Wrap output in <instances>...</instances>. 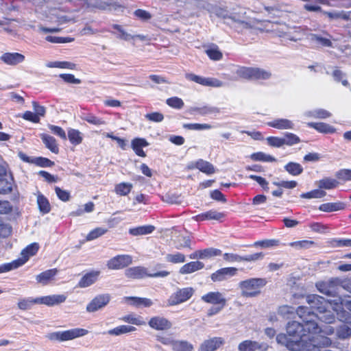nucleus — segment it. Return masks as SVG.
I'll use <instances>...</instances> for the list:
<instances>
[{
	"label": "nucleus",
	"mask_w": 351,
	"mask_h": 351,
	"mask_svg": "<svg viewBox=\"0 0 351 351\" xmlns=\"http://www.w3.org/2000/svg\"><path fill=\"white\" fill-rule=\"evenodd\" d=\"M261 348V344L256 341L244 340L239 343V351H256Z\"/></svg>",
	"instance_id": "26"
},
{
	"label": "nucleus",
	"mask_w": 351,
	"mask_h": 351,
	"mask_svg": "<svg viewBox=\"0 0 351 351\" xmlns=\"http://www.w3.org/2000/svg\"><path fill=\"white\" fill-rule=\"evenodd\" d=\"M125 274L128 278L140 279L149 276L146 268L143 267H133L127 269Z\"/></svg>",
	"instance_id": "17"
},
{
	"label": "nucleus",
	"mask_w": 351,
	"mask_h": 351,
	"mask_svg": "<svg viewBox=\"0 0 351 351\" xmlns=\"http://www.w3.org/2000/svg\"><path fill=\"white\" fill-rule=\"evenodd\" d=\"M338 319L343 322L351 324V315L350 313L343 309V307L335 311Z\"/></svg>",
	"instance_id": "55"
},
{
	"label": "nucleus",
	"mask_w": 351,
	"mask_h": 351,
	"mask_svg": "<svg viewBox=\"0 0 351 351\" xmlns=\"http://www.w3.org/2000/svg\"><path fill=\"white\" fill-rule=\"evenodd\" d=\"M271 74L269 71L258 68H253L252 80H267Z\"/></svg>",
	"instance_id": "44"
},
{
	"label": "nucleus",
	"mask_w": 351,
	"mask_h": 351,
	"mask_svg": "<svg viewBox=\"0 0 351 351\" xmlns=\"http://www.w3.org/2000/svg\"><path fill=\"white\" fill-rule=\"evenodd\" d=\"M100 272L99 271H93L85 274L79 281L78 287L85 288L93 285L97 280Z\"/></svg>",
	"instance_id": "18"
},
{
	"label": "nucleus",
	"mask_w": 351,
	"mask_h": 351,
	"mask_svg": "<svg viewBox=\"0 0 351 351\" xmlns=\"http://www.w3.org/2000/svg\"><path fill=\"white\" fill-rule=\"evenodd\" d=\"M285 170L293 176L301 174L303 171L302 167L297 162H290L285 166Z\"/></svg>",
	"instance_id": "36"
},
{
	"label": "nucleus",
	"mask_w": 351,
	"mask_h": 351,
	"mask_svg": "<svg viewBox=\"0 0 351 351\" xmlns=\"http://www.w3.org/2000/svg\"><path fill=\"white\" fill-rule=\"evenodd\" d=\"M267 282V280L262 278H252L241 281L239 283L241 295L245 298L256 297L261 294V289Z\"/></svg>",
	"instance_id": "3"
},
{
	"label": "nucleus",
	"mask_w": 351,
	"mask_h": 351,
	"mask_svg": "<svg viewBox=\"0 0 351 351\" xmlns=\"http://www.w3.org/2000/svg\"><path fill=\"white\" fill-rule=\"evenodd\" d=\"M158 341L165 346H171L173 348L175 340L171 335H158L156 336Z\"/></svg>",
	"instance_id": "57"
},
{
	"label": "nucleus",
	"mask_w": 351,
	"mask_h": 351,
	"mask_svg": "<svg viewBox=\"0 0 351 351\" xmlns=\"http://www.w3.org/2000/svg\"><path fill=\"white\" fill-rule=\"evenodd\" d=\"M295 313V308L291 306L283 305L278 308V313L283 317L289 318Z\"/></svg>",
	"instance_id": "50"
},
{
	"label": "nucleus",
	"mask_w": 351,
	"mask_h": 351,
	"mask_svg": "<svg viewBox=\"0 0 351 351\" xmlns=\"http://www.w3.org/2000/svg\"><path fill=\"white\" fill-rule=\"evenodd\" d=\"M110 300L109 294H101L94 298L86 306V311L93 313L106 306Z\"/></svg>",
	"instance_id": "9"
},
{
	"label": "nucleus",
	"mask_w": 351,
	"mask_h": 351,
	"mask_svg": "<svg viewBox=\"0 0 351 351\" xmlns=\"http://www.w3.org/2000/svg\"><path fill=\"white\" fill-rule=\"evenodd\" d=\"M282 138L284 145L292 146L300 142V139L297 135L289 132H287Z\"/></svg>",
	"instance_id": "46"
},
{
	"label": "nucleus",
	"mask_w": 351,
	"mask_h": 351,
	"mask_svg": "<svg viewBox=\"0 0 351 351\" xmlns=\"http://www.w3.org/2000/svg\"><path fill=\"white\" fill-rule=\"evenodd\" d=\"M317 290L325 295L335 296L341 287V278H332L326 281H321L316 283Z\"/></svg>",
	"instance_id": "5"
},
{
	"label": "nucleus",
	"mask_w": 351,
	"mask_h": 351,
	"mask_svg": "<svg viewBox=\"0 0 351 351\" xmlns=\"http://www.w3.org/2000/svg\"><path fill=\"white\" fill-rule=\"evenodd\" d=\"M108 230L104 228H97L93 230H91L86 236L87 241L94 240L102 235H104L106 232H107Z\"/></svg>",
	"instance_id": "49"
},
{
	"label": "nucleus",
	"mask_w": 351,
	"mask_h": 351,
	"mask_svg": "<svg viewBox=\"0 0 351 351\" xmlns=\"http://www.w3.org/2000/svg\"><path fill=\"white\" fill-rule=\"evenodd\" d=\"M55 191L60 199L63 202H67L70 199V193L67 191L62 190L58 186L55 187Z\"/></svg>",
	"instance_id": "61"
},
{
	"label": "nucleus",
	"mask_w": 351,
	"mask_h": 351,
	"mask_svg": "<svg viewBox=\"0 0 351 351\" xmlns=\"http://www.w3.org/2000/svg\"><path fill=\"white\" fill-rule=\"evenodd\" d=\"M46 66L49 68H62V69H75V64L70 62H49L46 64Z\"/></svg>",
	"instance_id": "39"
},
{
	"label": "nucleus",
	"mask_w": 351,
	"mask_h": 351,
	"mask_svg": "<svg viewBox=\"0 0 351 351\" xmlns=\"http://www.w3.org/2000/svg\"><path fill=\"white\" fill-rule=\"evenodd\" d=\"M68 138L71 144L77 145L82 142L83 134L79 130L71 128L68 130Z\"/></svg>",
	"instance_id": "33"
},
{
	"label": "nucleus",
	"mask_w": 351,
	"mask_h": 351,
	"mask_svg": "<svg viewBox=\"0 0 351 351\" xmlns=\"http://www.w3.org/2000/svg\"><path fill=\"white\" fill-rule=\"evenodd\" d=\"M37 303V298L34 299L32 298H23L20 299L18 302V307L21 310H29L32 308V306Z\"/></svg>",
	"instance_id": "37"
},
{
	"label": "nucleus",
	"mask_w": 351,
	"mask_h": 351,
	"mask_svg": "<svg viewBox=\"0 0 351 351\" xmlns=\"http://www.w3.org/2000/svg\"><path fill=\"white\" fill-rule=\"evenodd\" d=\"M308 125L315 129L318 132L324 134H332L336 131L335 128L325 123L311 122L308 123Z\"/></svg>",
	"instance_id": "30"
},
{
	"label": "nucleus",
	"mask_w": 351,
	"mask_h": 351,
	"mask_svg": "<svg viewBox=\"0 0 351 351\" xmlns=\"http://www.w3.org/2000/svg\"><path fill=\"white\" fill-rule=\"evenodd\" d=\"M306 302L310 305L311 308L315 310L317 312H311L307 308L306 313L309 319L317 318L326 324L333 323L335 320L334 312L330 310L328 307V302L326 299L318 295L313 294L306 296Z\"/></svg>",
	"instance_id": "2"
},
{
	"label": "nucleus",
	"mask_w": 351,
	"mask_h": 351,
	"mask_svg": "<svg viewBox=\"0 0 351 351\" xmlns=\"http://www.w3.org/2000/svg\"><path fill=\"white\" fill-rule=\"evenodd\" d=\"M57 274V269H49L36 276V279L38 282L47 285Z\"/></svg>",
	"instance_id": "27"
},
{
	"label": "nucleus",
	"mask_w": 351,
	"mask_h": 351,
	"mask_svg": "<svg viewBox=\"0 0 351 351\" xmlns=\"http://www.w3.org/2000/svg\"><path fill=\"white\" fill-rule=\"evenodd\" d=\"M237 272V269L235 267H224L212 274L210 278L213 282H221L235 276Z\"/></svg>",
	"instance_id": "11"
},
{
	"label": "nucleus",
	"mask_w": 351,
	"mask_h": 351,
	"mask_svg": "<svg viewBox=\"0 0 351 351\" xmlns=\"http://www.w3.org/2000/svg\"><path fill=\"white\" fill-rule=\"evenodd\" d=\"M172 349L174 351H192L193 347L186 341L175 340Z\"/></svg>",
	"instance_id": "40"
},
{
	"label": "nucleus",
	"mask_w": 351,
	"mask_h": 351,
	"mask_svg": "<svg viewBox=\"0 0 351 351\" xmlns=\"http://www.w3.org/2000/svg\"><path fill=\"white\" fill-rule=\"evenodd\" d=\"M121 320L137 326L145 324V322L139 317H136L132 315H126L121 318Z\"/></svg>",
	"instance_id": "63"
},
{
	"label": "nucleus",
	"mask_w": 351,
	"mask_h": 351,
	"mask_svg": "<svg viewBox=\"0 0 351 351\" xmlns=\"http://www.w3.org/2000/svg\"><path fill=\"white\" fill-rule=\"evenodd\" d=\"M224 343L222 337H213L204 341L200 346L199 351H215Z\"/></svg>",
	"instance_id": "14"
},
{
	"label": "nucleus",
	"mask_w": 351,
	"mask_h": 351,
	"mask_svg": "<svg viewBox=\"0 0 351 351\" xmlns=\"http://www.w3.org/2000/svg\"><path fill=\"white\" fill-rule=\"evenodd\" d=\"M331 114L328 111L324 109H318L311 112V116L317 119H326Z\"/></svg>",
	"instance_id": "62"
},
{
	"label": "nucleus",
	"mask_w": 351,
	"mask_h": 351,
	"mask_svg": "<svg viewBox=\"0 0 351 351\" xmlns=\"http://www.w3.org/2000/svg\"><path fill=\"white\" fill-rule=\"evenodd\" d=\"M37 203L40 211L44 214L50 211V204L47 199L43 195H38L37 197Z\"/></svg>",
	"instance_id": "38"
},
{
	"label": "nucleus",
	"mask_w": 351,
	"mask_h": 351,
	"mask_svg": "<svg viewBox=\"0 0 351 351\" xmlns=\"http://www.w3.org/2000/svg\"><path fill=\"white\" fill-rule=\"evenodd\" d=\"M328 302V307L332 308L333 311H337L341 307L344 306V303L346 301V298L337 297L332 300H327Z\"/></svg>",
	"instance_id": "42"
},
{
	"label": "nucleus",
	"mask_w": 351,
	"mask_h": 351,
	"mask_svg": "<svg viewBox=\"0 0 351 351\" xmlns=\"http://www.w3.org/2000/svg\"><path fill=\"white\" fill-rule=\"evenodd\" d=\"M205 303L213 305L226 306L227 300L223 294L219 291H210L201 297Z\"/></svg>",
	"instance_id": "10"
},
{
	"label": "nucleus",
	"mask_w": 351,
	"mask_h": 351,
	"mask_svg": "<svg viewBox=\"0 0 351 351\" xmlns=\"http://www.w3.org/2000/svg\"><path fill=\"white\" fill-rule=\"evenodd\" d=\"M23 265V262L12 261L10 263H5L0 265V274L8 272L14 269L18 268Z\"/></svg>",
	"instance_id": "53"
},
{
	"label": "nucleus",
	"mask_w": 351,
	"mask_h": 351,
	"mask_svg": "<svg viewBox=\"0 0 351 351\" xmlns=\"http://www.w3.org/2000/svg\"><path fill=\"white\" fill-rule=\"evenodd\" d=\"M184 128L191 130H210L213 127L207 123H186L184 125Z\"/></svg>",
	"instance_id": "52"
},
{
	"label": "nucleus",
	"mask_w": 351,
	"mask_h": 351,
	"mask_svg": "<svg viewBox=\"0 0 351 351\" xmlns=\"http://www.w3.org/2000/svg\"><path fill=\"white\" fill-rule=\"evenodd\" d=\"M345 208V204L343 202H329L322 204L319 206V209L323 212H333L341 210Z\"/></svg>",
	"instance_id": "28"
},
{
	"label": "nucleus",
	"mask_w": 351,
	"mask_h": 351,
	"mask_svg": "<svg viewBox=\"0 0 351 351\" xmlns=\"http://www.w3.org/2000/svg\"><path fill=\"white\" fill-rule=\"evenodd\" d=\"M224 215L221 213H219L216 210H209L204 213L197 215L193 217V219L197 221L204 220H220L223 218Z\"/></svg>",
	"instance_id": "21"
},
{
	"label": "nucleus",
	"mask_w": 351,
	"mask_h": 351,
	"mask_svg": "<svg viewBox=\"0 0 351 351\" xmlns=\"http://www.w3.org/2000/svg\"><path fill=\"white\" fill-rule=\"evenodd\" d=\"M339 182L337 180L330 178H323L317 182V186L319 189H324L328 190L336 188Z\"/></svg>",
	"instance_id": "35"
},
{
	"label": "nucleus",
	"mask_w": 351,
	"mask_h": 351,
	"mask_svg": "<svg viewBox=\"0 0 351 351\" xmlns=\"http://www.w3.org/2000/svg\"><path fill=\"white\" fill-rule=\"evenodd\" d=\"M66 299V296L63 294L51 295L37 298V303L51 306L63 303Z\"/></svg>",
	"instance_id": "13"
},
{
	"label": "nucleus",
	"mask_w": 351,
	"mask_h": 351,
	"mask_svg": "<svg viewBox=\"0 0 351 351\" xmlns=\"http://www.w3.org/2000/svg\"><path fill=\"white\" fill-rule=\"evenodd\" d=\"M238 77L245 80H252L253 68L251 67H239L236 71Z\"/></svg>",
	"instance_id": "41"
},
{
	"label": "nucleus",
	"mask_w": 351,
	"mask_h": 351,
	"mask_svg": "<svg viewBox=\"0 0 351 351\" xmlns=\"http://www.w3.org/2000/svg\"><path fill=\"white\" fill-rule=\"evenodd\" d=\"M0 60L8 65H16L25 60V56L19 53H4L0 57Z\"/></svg>",
	"instance_id": "15"
},
{
	"label": "nucleus",
	"mask_w": 351,
	"mask_h": 351,
	"mask_svg": "<svg viewBox=\"0 0 351 351\" xmlns=\"http://www.w3.org/2000/svg\"><path fill=\"white\" fill-rule=\"evenodd\" d=\"M193 293L194 290L191 287L179 289L170 296L168 304L170 306H173L184 302L191 298Z\"/></svg>",
	"instance_id": "7"
},
{
	"label": "nucleus",
	"mask_w": 351,
	"mask_h": 351,
	"mask_svg": "<svg viewBox=\"0 0 351 351\" xmlns=\"http://www.w3.org/2000/svg\"><path fill=\"white\" fill-rule=\"evenodd\" d=\"M41 139L45 143V146L53 153L58 154L59 149L56 143V139L49 135L42 134L40 135Z\"/></svg>",
	"instance_id": "29"
},
{
	"label": "nucleus",
	"mask_w": 351,
	"mask_h": 351,
	"mask_svg": "<svg viewBox=\"0 0 351 351\" xmlns=\"http://www.w3.org/2000/svg\"><path fill=\"white\" fill-rule=\"evenodd\" d=\"M134 330H136V328L134 326L122 325L109 330L108 334L110 335L119 336L122 334L134 332Z\"/></svg>",
	"instance_id": "32"
},
{
	"label": "nucleus",
	"mask_w": 351,
	"mask_h": 351,
	"mask_svg": "<svg viewBox=\"0 0 351 351\" xmlns=\"http://www.w3.org/2000/svg\"><path fill=\"white\" fill-rule=\"evenodd\" d=\"M88 331L84 328H75L64 331L53 332L47 335L46 337L51 341H66L84 337Z\"/></svg>",
	"instance_id": "4"
},
{
	"label": "nucleus",
	"mask_w": 351,
	"mask_h": 351,
	"mask_svg": "<svg viewBox=\"0 0 351 351\" xmlns=\"http://www.w3.org/2000/svg\"><path fill=\"white\" fill-rule=\"evenodd\" d=\"M337 335L341 339L349 338L351 336V328L347 325L343 324L337 328Z\"/></svg>",
	"instance_id": "48"
},
{
	"label": "nucleus",
	"mask_w": 351,
	"mask_h": 351,
	"mask_svg": "<svg viewBox=\"0 0 351 351\" xmlns=\"http://www.w3.org/2000/svg\"><path fill=\"white\" fill-rule=\"evenodd\" d=\"M83 5H86L87 8H96L99 9L106 10L111 6V3L103 1L101 0H94L88 1V0H82Z\"/></svg>",
	"instance_id": "34"
},
{
	"label": "nucleus",
	"mask_w": 351,
	"mask_h": 351,
	"mask_svg": "<svg viewBox=\"0 0 351 351\" xmlns=\"http://www.w3.org/2000/svg\"><path fill=\"white\" fill-rule=\"evenodd\" d=\"M221 254V251L216 248H206L204 250L195 251L193 254L190 256L191 258H201L206 259L210 258L213 256H219Z\"/></svg>",
	"instance_id": "16"
},
{
	"label": "nucleus",
	"mask_w": 351,
	"mask_h": 351,
	"mask_svg": "<svg viewBox=\"0 0 351 351\" xmlns=\"http://www.w3.org/2000/svg\"><path fill=\"white\" fill-rule=\"evenodd\" d=\"M311 40L324 47H330L332 45V43L329 39L323 38L317 34H313L311 36Z\"/></svg>",
	"instance_id": "59"
},
{
	"label": "nucleus",
	"mask_w": 351,
	"mask_h": 351,
	"mask_svg": "<svg viewBox=\"0 0 351 351\" xmlns=\"http://www.w3.org/2000/svg\"><path fill=\"white\" fill-rule=\"evenodd\" d=\"M185 77L189 81L194 82L204 86L219 88L224 85L223 82L217 78L204 77L191 73H186Z\"/></svg>",
	"instance_id": "6"
},
{
	"label": "nucleus",
	"mask_w": 351,
	"mask_h": 351,
	"mask_svg": "<svg viewBox=\"0 0 351 351\" xmlns=\"http://www.w3.org/2000/svg\"><path fill=\"white\" fill-rule=\"evenodd\" d=\"M148 143L144 138H136L132 141V147L136 155L141 157H145L146 154L143 150V147H147Z\"/></svg>",
	"instance_id": "23"
},
{
	"label": "nucleus",
	"mask_w": 351,
	"mask_h": 351,
	"mask_svg": "<svg viewBox=\"0 0 351 351\" xmlns=\"http://www.w3.org/2000/svg\"><path fill=\"white\" fill-rule=\"evenodd\" d=\"M204 264L200 261H193L184 265L180 269L182 274H187L202 269Z\"/></svg>",
	"instance_id": "24"
},
{
	"label": "nucleus",
	"mask_w": 351,
	"mask_h": 351,
	"mask_svg": "<svg viewBox=\"0 0 351 351\" xmlns=\"http://www.w3.org/2000/svg\"><path fill=\"white\" fill-rule=\"evenodd\" d=\"M123 300L136 307H149L153 304L150 299L145 298L125 297Z\"/></svg>",
	"instance_id": "20"
},
{
	"label": "nucleus",
	"mask_w": 351,
	"mask_h": 351,
	"mask_svg": "<svg viewBox=\"0 0 351 351\" xmlns=\"http://www.w3.org/2000/svg\"><path fill=\"white\" fill-rule=\"evenodd\" d=\"M267 125L278 130H291L294 128V123L287 119H276L268 122Z\"/></svg>",
	"instance_id": "19"
},
{
	"label": "nucleus",
	"mask_w": 351,
	"mask_h": 351,
	"mask_svg": "<svg viewBox=\"0 0 351 351\" xmlns=\"http://www.w3.org/2000/svg\"><path fill=\"white\" fill-rule=\"evenodd\" d=\"M326 195V192L319 189H315L308 193H302L300 197L302 198L312 199L322 198Z\"/></svg>",
	"instance_id": "51"
},
{
	"label": "nucleus",
	"mask_w": 351,
	"mask_h": 351,
	"mask_svg": "<svg viewBox=\"0 0 351 351\" xmlns=\"http://www.w3.org/2000/svg\"><path fill=\"white\" fill-rule=\"evenodd\" d=\"M148 324L152 328L156 330H167L172 326L170 321L160 316L152 317Z\"/></svg>",
	"instance_id": "12"
},
{
	"label": "nucleus",
	"mask_w": 351,
	"mask_h": 351,
	"mask_svg": "<svg viewBox=\"0 0 351 351\" xmlns=\"http://www.w3.org/2000/svg\"><path fill=\"white\" fill-rule=\"evenodd\" d=\"M154 230V227L153 226L148 225L130 228L129 230V233L133 236H139L150 234Z\"/></svg>",
	"instance_id": "31"
},
{
	"label": "nucleus",
	"mask_w": 351,
	"mask_h": 351,
	"mask_svg": "<svg viewBox=\"0 0 351 351\" xmlns=\"http://www.w3.org/2000/svg\"><path fill=\"white\" fill-rule=\"evenodd\" d=\"M251 158L255 161L275 162L276 159L271 155L263 152H257L251 155Z\"/></svg>",
	"instance_id": "43"
},
{
	"label": "nucleus",
	"mask_w": 351,
	"mask_h": 351,
	"mask_svg": "<svg viewBox=\"0 0 351 351\" xmlns=\"http://www.w3.org/2000/svg\"><path fill=\"white\" fill-rule=\"evenodd\" d=\"M267 141L269 145L274 147H280L284 145L283 138L276 136H269L267 138Z\"/></svg>",
	"instance_id": "60"
},
{
	"label": "nucleus",
	"mask_w": 351,
	"mask_h": 351,
	"mask_svg": "<svg viewBox=\"0 0 351 351\" xmlns=\"http://www.w3.org/2000/svg\"><path fill=\"white\" fill-rule=\"evenodd\" d=\"M132 258L128 254L117 255L107 263V267L110 269H120L132 264Z\"/></svg>",
	"instance_id": "8"
},
{
	"label": "nucleus",
	"mask_w": 351,
	"mask_h": 351,
	"mask_svg": "<svg viewBox=\"0 0 351 351\" xmlns=\"http://www.w3.org/2000/svg\"><path fill=\"white\" fill-rule=\"evenodd\" d=\"M112 27L120 33V34L117 36L119 38L124 40H130V39L134 38V36L127 33L121 25L114 24Z\"/></svg>",
	"instance_id": "58"
},
{
	"label": "nucleus",
	"mask_w": 351,
	"mask_h": 351,
	"mask_svg": "<svg viewBox=\"0 0 351 351\" xmlns=\"http://www.w3.org/2000/svg\"><path fill=\"white\" fill-rule=\"evenodd\" d=\"M38 248H39V245L36 243H34L29 245L25 249H24L22 251V252H21L22 258H19L18 260H16L15 261H19L20 263L23 262V265L25 263L27 262V261L28 260V258L30 256H34L36 254V252L38 250Z\"/></svg>",
	"instance_id": "22"
},
{
	"label": "nucleus",
	"mask_w": 351,
	"mask_h": 351,
	"mask_svg": "<svg viewBox=\"0 0 351 351\" xmlns=\"http://www.w3.org/2000/svg\"><path fill=\"white\" fill-rule=\"evenodd\" d=\"M307 307L299 306L296 311L302 319V323L292 321L287 326V334H279L276 341L291 351H319L321 346H330L331 340L322 335H317L319 326L313 319H309Z\"/></svg>",
	"instance_id": "1"
},
{
	"label": "nucleus",
	"mask_w": 351,
	"mask_h": 351,
	"mask_svg": "<svg viewBox=\"0 0 351 351\" xmlns=\"http://www.w3.org/2000/svg\"><path fill=\"white\" fill-rule=\"evenodd\" d=\"M132 188V184L130 183L122 182L115 186V192L120 195H128Z\"/></svg>",
	"instance_id": "45"
},
{
	"label": "nucleus",
	"mask_w": 351,
	"mask_h": 351,
	"mask_svg": "<svg viewBox=\"0 0 351 351\" xmlns=\"http://www.w3.org/2000/svg\"><path fill=\"white\" fill-rule=\"evenodd\" d=\"M45 40L49 43H70L72 42L74 39L69 37H59V36H47L45 38Z\"/></svg>",
	"instance_id": "56"
},
{
	"label": "nucleus",
	"mask_w": 351,
	"mask_h": 351,
	"mask_svg": "<svg viewBox=\"0 0 351 351\" xmlns=\"http://www.w3.org/2000/svg\"><path fill=\"white\" fill-rule=\"evenodd\" d=\"M193 167L198 169L199 171L207 175L213 174L216 171L215 168L210 162L202 159L197 160Z\"/></svg>",
	"instance_id": "25"
},
{
	"label": "nucleus",
	"mask_w": 351,
	"mask_h": 351,
	"mask_svg": "<svg viewBox=\"0 0 351 351\" xmlns=\"http://www.w3.org/2000/svg\"><path fill=\"white\" fill-rule=\"evenodd\" d=\"M166 103L170 107L176 109H181L184 106L182 99L178 97H173L167 99Z\"/></svg>",
	"instance_id": "54"
},
{
	"label": "nucleus",
	"mask_w": 351,
	"mask_h": 351,
	"mask_svg": "<svg viewBox=\"0 0 351 351\" xmlns=\"http://www.w3.org/2000/svg\"><path fill=\"white\" fill-rule=\"evenodd\" d=\"M166 261L171 263H182L185 261V256L180 252L167 254Z\"/></svg>",
	"instance_id": "47"
},
{
	"label": "nucleus",
	"mask_w": 351,
	"mask_h": 351,
	"mask_svg": "<svg viewBox=\"0 0 351 351\" xmlns=\"http://www.w3.org/2000/svg\"><path fill=\"white\" fill-rule=\"evenodd\" d=\"M208 57L213 60H219L222 58V53L217 48H212L206 51Z\"/></svg>",
	"instance_id": "64"
}]
</instances>
